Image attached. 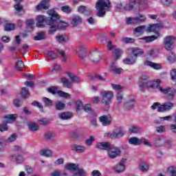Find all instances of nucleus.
Returning a JSON list of instances; mask_svg holds the SVG:
<instances>
[{
  "instance_id": "nucleus-16",
  "label": "nucleus",
  "mask_w": 176,
  "mask_h": 176,
  "mask_svg": "<svg viewBox=\"0 0 176 176\" xmlns=\"http://www.w3.org/2000/svg\"><path fill=\"white\" fill-rule=\"evenodd\" d=\"M111 145L112 144L108 142H98L96 144V148H97V149H100V151H107L108 152Z\"/></svg>"
},
{
  "instance_id": "nucleus-57",
  "label": "nucleus",
  "mask_w": 176,
  "mask_h": 176,
  "mask_svg": "<svg viewBox=\"0 0 176 176\" xmlns=\"http://www.w3.org/2000/svg\"><path fill=\"white\" fill-rule=\"evenodd\" d=\"M32 105H33L34 107H37V108L40 109L41 112H43V106H42V104H41L39 102H36L34 100L32 103Z\"/></svg>"
},
{
  "instance_id": "nucleus-58",
  "label": "nucleus",
  "mask_w": 176,
  "mask_h": 176,
  "mask_svg": "<svg viewBox=\"0 0 176 176\" xmlns=\"http://www.w3.org/2000/svg\"><path fill=\"white\" fill-rule=\"evenodd\" d=\"M76 111L77 112L78 111H80V109H83V102H82V101L80 100H78L76 102Z\"/></svg>"
},
{
  "instance_id": "nucleus-40",
  "label": "nucleus",
  "mask_w": 176,
  "mask_h": 176,
  "mask_svg": "<svg viewBox=\"0 0 176 176\" xmlns=\"http://www.w3.org/2000/svg\"><path fill=\"white\" fill-rule=\"evenodd\" d=\"M113 54L115 60H119L122 56V50L119 48L115 49L113 52Z\"/></svg>"
},
{
  "instance_id": "nucleus-25",
  "label": "nucleus",
  "mask_w": 176,
  "mask_h": 176,
  "mask_svg": "<svg viewBox=\"0 0 176 176\" xmlns=\"http://www.w3.org/2000/svg\"><path fill=\"white\" fill-rule=\"evenodd\" d=\"M144 65L147 67H151V68H153V69H162V65L159 63H155L152 61L146 60L144 63Z\"/></svg>"
},
{
  "instance_id": "nucleus-18",
  "label": "nucleus",
  "mask_w": 176,
  "mask_h": 176,
  "mask_svg": "<svg viewBox=\"0 0 176 176\" xmlns=\"http://www.w3.org/2000/svg\"><path fill=\"white\" fill-rule=\"evenodd\" d=\"M70 21L72 27H78L79 24H82V19L78 15H73L70 18Z\"/></svg>"
},
{
  "instance_id": "nucleus-48",
  "label": "nucleus",
  "mask_w": 176,
  "mask_h": 176,
  "mask_svg": "<svg viewBox=\"0 0 176 176\" xmlns=\"http://www.w3.org/2000/svg\"><path fill=\"white\" fill-rule=\"evenodd\" d=\"M118 104H122L123 101V94L122 92H118L116 95Z\"/></svg>"
},
{
  "instance_id": "nucleus-47",
  "label": "nucleus",
  "mask_w": 176,
  "mask_h": 176,
  "mask_svg": "<svg viewBox=\"0 0 176 176\" xmlns=\"http://www.w3.org/2000/svg\"><path fill=\"white\" fill-rule=\"evenodd\" d=\"M65 108V104L63 103L61 101H57L56 103V109L57 111H61Z\"/></svg>"
},
{
  "instance_id": "nucleus-53",
  "label": "nucleus",
  "mask_w": 176,
  "mask_h": 176,
  "mask_svg": "<svg viewBox=\"0 0 176 176\" xmlns=\"http://www.w3.org/2000/svg\"><path fill=\"white\" fill-rule=\"evenodd\" d=\"M5 118L8 120H11V122H14L17 119V114H9L5 116Z\"/></svg>"
},
{
  "instance_id": "nucleus-28",
  "label": "nucleus",
  "mask_w": 176,
  "mask_h": 176,
  "mask_svg": "<svg viewBox=\"0 0 176 176\" xmlns=\"http://www.w3.org/2000/svg\"><path fill=\"white\" fill-rule=\"evenodd\" d=\"M165 142H166V139H164V138L158 137L154 141V146H155L156 148H159L160 146H163Z\"/></svg>"
},
{
  "instance_id": "nucleus-26",
  "label": "nucleus",
  "mask_w": 176,
  "mask_h": 176,
  "mask_svg": "<svg viewBox=\"0 0 176 176\" xmlns=\"http://www.w3.org/2000/svg\"><path fill=\"white\" fill-rule=\"evenodd\" d=\"M136 61V57L131 55L128 56L125 59L123 60L124 64H126V65H133V64H135Z\"/></svg>"
},
{
  "instance_id": "nucleus-54",
  "label": "nucleus",
  "mask_w": 176,
  "mask_h": 176,
  "mask_svg": "<svg viewBox=\"0 0 176 176\" xmlns=\"http://www.w3.org/2000/svg\"><path fill=\"white\" fill-rule=\"evenodd\" d=\"M41 155H42V156H45L46 157H50V156H52V151L42 150L41 151Z\"/></svg>"
},
{
  "instance_id": "nucleus-41",
  "label": "nucleus",
  "mask_w": 176,
  "mask_h": 176,
  "mask_svg": "<svg viewBox=\"0 0 176 176\" xmlns=\"http://www.w3.org/2000/svg\"><path fill=\"white\" fill-rule=\"evenodd\" d=\"M28 126L31 131H38L39 126L35 122H30Z\"/></svg>"
},
{
  "instance_id": "nucleus-11",
  "label": "nucleus",
  "mask_w": 176,
  "mask_h": 176,
  "mask_svg": "<svg viewBox=\"0 0 176 176\" xmlns=\"http://www.w3.org/2000/svg\"><path fill=\"white\" fill-rule=\"evenodd\" d=\"M23 0H14L15 4L14 6V8L16 10L15 14L16 16H23V14L24 13L23 5H21V2H23Z\"/></svg>"
},
{
  "instance_id": "nucleus-17",
  "label": "nucleus",
  "mask_w": 176,
  "mask_h": 176,
  "mask_svg": "<svg viewBox=\"0 0 176 176\" xmlns=\"http://www.w3.org/2000/svg\"><path fill=\"white\" fill-rule=\"evenodd\" d=\"M144 141V138H142L141 139L135 137L130 138L128 140V144L130 145H134L135 146H138L139 145H141Z\"/></svg>"
},
{
  "instance_id": "nucleus-30",
  "label": "nucleus",
  "mask_w": 176,
  "mask_h": 176,
  "mask_svg": "<svg viewBox=\"0 0 176 176\" xmlns=\"http://www.w3.org/2000/svg\"><path fill=\"white\" fill-rule=\"evenodd\" d=\"M159 38L158 33L155 36H144L142 39L143 41H145L146 43H149L151 42H153V41H156V38Z\"/></svg>"
},
{
  "instance_id": "nucleus-10",
  "label": "nucleus",
  "mask_w": 176,
  "mask_h": 176,
  "mask_svg": "<svg viewBox=\"0 0 176 176\" xmlns=\"http://www.w3.org/2000/svg\"><path fill=\"white\" fill-rule=\"evenodd\" d=\"M160 28H163V23H155L153 25H150L147 28H146V32H154L157 35L159 34V31H160Z\"/></svg>"
},
{
  "instance_id": "nucleus-5",
  "label": "nucleus",
  "mask_w": 176,
  "mask_h": 176,
  "mask_svg": "<svg viewBox=\"0 0 176 176\" xmlns=\"http://www.w3.org/2000/svg\"><path fill=\"white\" fill-rule=\"evenodd\" d=\"M175 37L173 36H167L164 38V45L166 50H173L174 49V43H175Z\"/></svg>"
},
{
  "instance_id": "nucleus-15",
  "label": "nucleus",
  "mask_w": 176,
  "mask_h": 176,
  "mask_svg": "<svg viewBox=\"0 0 176 176\" xmlns=\"http://www.w3.org/2000/svg\"><path fill=\"white\" fill-rule=\"evenodd\" d=\"M127 161L126 159L122 158L121 161L114 167V170L116 173H123L126 169L124 163Z\"/></svg>"
},
{
  "instance_id": "nucleus-59",
  "label": "nucleus",
  "mask_w": 176,
  "mask_h": 176,
  "mask_svg": "<svg viewBox=\"0 0 176 176\" xmlns=\"http://www.w3.org/2000/svg\"><path fill=\"white\" fill-rule=\"evenodd\" d=\"M137 3H138L139 6H140V7L146 8L148 1L146 0H138Z\"/></svg>"
},
{
  "instance_id": "nucleus-45",
  "label": "nucleus",
  "mask_w": 176,
  "mask_h": 176,
  "mask_svg": "<svg viewBox=\"0 0 176 176\" xmlns=\"http://www.w3.org/2000/svg\"><path fill=\"white\" fill-rule=\"evenodd\" d=\"M34 41H42L43 39H46L45 37V32H40L37 33V35L34 38Z\"/></svg>"
},
{
  "instance_id": "nucleus-6",
  "label": "nucleus",
  "mask_w": 176,
  "mask_h": 176,
  "mask_svg": "<svg viewBox=\"0 0 176 176\" xmlns=\"http://www.w3.org/2000/svg\"><path fill=\"white\" fill-rule=\"evenodd\" d=\"M48 93H52V94H58L60 97H63L64 98H71V95L67 92L63 91H58L57 87H50L47 88Z\"/></svg>"
},
{
  "instance_id": "nucleus-3",
  "label": "nucleus",
  "mask_w": 176,
  "mask_h": 176,
  "mask_svg": "<svg viewBox=\"0 0 176 176\" xmlns=\"http://www.w3.org/2000/svg\"><path fill=\"white\" fill-rule=\"evenodd\" d=\"M101 102L106 105L104 111L109 109V105L112 104V100H113V92L112 91H100Z\"/></svg>"
},
{
  "instance_id": "nucleus-60",
  "label": "nucleus",
  "mask_w": 176,
  "mask_h": 176,
  "mask_svg": "<svg viewBox=\"0 0 176 176\" xmlns=\"http://www.w3.org/2000/svg\"><path fill=\"white\" fill-rule=\"evenodd\" d=\"M122 41L124 42V43H134V42H135V39L129 37L123 38Z\"/></svg>"
},
{
  "instance_id": "nucleus-50",
  "label": "nucleus",
  "mask_w": 176,
  "mask_h": 176,
  "mask_svg": "<svg viewBox=\"0 0 176 176\" xmlns=\"http://www.w3.org/2000/svg\"><path fill=\"white\" fill-rule=\"evenodd\" d=\"M5 31H13L14 30V24L6 23L4 26Z\"/></svg>"
},
{
  "instance_id": "nucleus-31",
  "label": "nucleus",
  "mask_w": 176,
  "mask_h": 176,
  "mask_svg": "<svg viewBox=\"0 0 176 176\" xmlns=\"http://www.w3.org/2000/svg\"><path fill=\"white\" fill-rule=\"evenodd\" d=\"M54 137H56V133L52 131H49L44 135L45 140H47V141H50L52 140H54Z\"/></svg>"
},
{
  "instance_id": "nucleus-56",
  "label": "nucleus",
  "mask_w": 176,
  "mask_h": 176,
  "mask_svg": "<svg viewBox=\"0 0 176 176\" xmlns=\"http://www.w3.org/2000/svg\"><path fill=\"white\" fill-rule=\"evenodd\" d=\"M168 173L170 174V176H176V168L175 166H170L168 168Z\"/></svg>"
},
{
  "instance_id": "nucleus-38",
  "label": "nucleus",
  "mask_w": 176,
  "mask_h": 176,
  "mask_svg": "<svg viewBox=\"0 0 176 176\" xmlns=\"http://www.w3.org/2000/svg\"><path fill=\"white\" fill-rule=\"evenodd\" d=\"M145 31H146V27L145 25H140L134 29V32L140 34V35Z\"/></svg>"
},
{
  "instance_id": "nucleus-9",
  "label": "nucleus",
  "mask_w": 176,
  "mask_h": 176,
  "mask_svg": "<svg viewBox=\"0 0 176 176\" xmlns=\"http://www.w3.org/2000/svg\"><path fill=\"white\" fill-rule=\"evenodd\" d=\"M47 14L51 16L50 18H47L45 20V24H52V21H57L60 19V16H58L54 10H50L47 11Z\"/></svg>"
},
{
  "instance_id": "nucleus-2",
  "label": "nucleus",
  "mask_w": 176,
  "mask_h": 176,
  "mask_svg": "<svg viewBox=\"0 0 176 176\" xmlns=\"http://www.w3.org/2000/svg\"><path fill=\"white\" fill-rule=\"evenodd\" d=\"M112 8V3L109 0H98L96 5V8L98 10V17H104L107 12H109Z\"/></svg>"
},
{
  "instance_id": "nucleus-29",
  "label": "nucleus",
  "mask_w": 176,
  "mask_h": 176,
  "mask_svg": "<svg viewBox=\"0 0 176 176\" xmlns=\"http://www.w3.org/2000/svg\"><path fill=\"white\" fill-rule=\"evenodd\" d=\"M100 120L101 123H102L103 126H108L111 124V119L107 116L100 117Z\"/></svg>"
},
{
  "instance_id": "nucleus-55",
  "label": "nucleus",
  "mask_w": 176,
  "mask_h": 176,
  "mask_svg": "<svg viewBox=\"0 0 176 176\" xmlns=\"http://www.w3.org/2000/svg\"><path fill=\"white\" fill-rule=\"evenodd\" d=\"M61 10L62 12H64V13H71V12H72V9L71 8V7L68 6H64L61 7Z\"/></svg>"
},
{
  "instance_id": "nucleus-34",
  "label": "nucleus",
  "mask_w": 176,
  "mask_h": 176,
  "mask_svg": "<svg viewBox=\"0 0 176 176\" xmlns=\"http://www.w3.org/2000/svg\"><path fill=\"white\" fill-rule=\"evenodd\" d=\"M56 39L57 42H59V43H64L65 42H68V37L64 35H58L56 36Z\"/></svg>"
},
{
  "instance_id": "nucleus-22",
  "label": "nucleus",
  "mask_w": 176,
  "mask_h": 176,
  "mask_svg": "<svg viewBox=\"0 0 176 176\" xmlns=\"http://www.w3.org/2000/svg\"><path fill=\"white\" fill-rule=\"evenodd\" d=\"M47 18L45 17V16L40 15L36 17V25L39 28H43L45 27L44 23H46V20Z\"/></svg>"
},
{
  "instance_id": "nucleus-33",
  "label": "nucleus",
  "mask_w": 176,
  "mask_h": 176,
  "mask_svg": "<svg viewBox=\"0 0 176 176\" xmlns=\"http://www.w3.org/2000/svg\"><path fill=\"white\" fill-rule=\"evenodd\" d=\"M167 60L170 64H174L176 61V56L173 52H169L168 54Z\"/></svg>"
},
{
  "instance_id": "nucleus-13",
  "label": "nucleus",
  "mask_w": 176,
  "mask_h": 176,
  "mask_svg": "<svg viewBox=\"0 0 176 176\" xmlns=\"http://www.w3.org/2000/svg\"><path fill=\"white\" fill-rule=\"evenodd\" d=\"M123 107L125 111H131V109H134V107H135V98H132L125 101Z\"/></svg>"
},
{
  "instance_id": "nucleus-8",
  "label": "nucleus",
  "mask_w": 176,
  "mask_h": 176,
  "mask_svg": "<svg viewBox=\"0 0 176 176\" xmlns=\"http://www.w3.org/2000/svg\"><path fill=\"white\" fill-rule=\"evenodd\" d=\"M126 134V130L123 129H120L117 132L107 133H106L107 137H109L111 140H116L119 138H122L123 135Z\"/></svg>"
},
{
  "instance_id": "nucleus-63",
  "label": "nucleus",
  "mask_w": 176,
  "mask_h": 176,
  "mask_svg": "<svg viewBox=\"0 0 176 176\" xmlns=\"http://www.w3.org/2000/svg\"><path fill=\"white\" fill-rule=\"evenodd\" d=\"M24 67V63H23V60H18V63L16 65V69L17 71H21V68Z\"/></svg>"
},
{
  "instance_id": "nucleus-24",
  "label": "nucleus",
  "mask_w": 176,
  "mask_h": 176,
  "mask_svg": "<svg viewBox=\"0 0 176 176\" xmlns=\"http://www.w3.org/2000/svg\"><path fill=\"white\" fill-rule=\"evenodd\" d=\"M74 113L71 112H62L58 114V118L62 120H68L73 118Z\"/></svg>"
},
{
  "instance_id": "nucleus-42",
  "label": "nucleus",
  "mask_w": 176,
  "mask_h": 176,
  "mask_svg": "<svg viewBox=\"0 0 176 176\" xmlns=\"http://www.w3.org/2000/svg\"><path fill=\"white\" fill-rule=\"evenodd\" d=\"M139 168L140 171H142V173H145L149 170V165H148V164L145 162H143L139 165Z\"/></svg>"
},
{
  "instance_id": "nucleus-7",
  "label": "nucleus",
  "mask_w": 176,
  "mask_h": 176,
  "mask_svg": "<svg viewBox=\"0 0 176 176\" xmlns=\"http://www.w3.org/2000/svg\"><path fill=\"white\" fill-rule=\"evenodd\" d=\"M174 107V103L171 102H166L164 103H162L160 106L157 108V112L164 113V112H168L169 111H171Z\"/></svg>"
},
{
  "instance_id": "nucleus-19",
  "label": "nucleus",
  "mask_w": 176,
  "mask_h": 176,
  "mask_svg": "<svg viewBox=\"0 0 176 176\" xmlns=\"http://www.w3.org/2000/svg\"><path fill=\"white\" fill-rule=\"evenodd\" d=\"M89 58L91 63H98L101 60V55L98 52H93L89 55Z\"/></svg>"
},
{
  "instance_id": "nucleus-44",
  "label": "nucleus",
  "mask_w": 176,
  "mask_h": 176,
  "mask_svg": "<svg viewBox=\"0 0 176 176\" xmlns=\"http://www.w3.org/2000/svg\"><path fill=\"white\" fill-rule=\"evenodd\" d=\"M111 71L114 74H118V75H120L123 69L122 68H118L116 66H115V64H113L111 65Z\"/></svg>"
},
{
  "instance_id": "nucleus-39",
  "label": "nucleus",
  "mask_w": 176,
  "mask_h": 176,
  "mask_svg": "<svg viewBox=\"0 0 176 176\" xmlns=\"http://www.w3.org/2000/svg\"><path fill=\"white\" fill-rule=\"evenodd\" d=\"M67 76H69L72 82H74V83H79V82H80V78L76 77V76L74 75L72 73H67Z\"/></svg>"
},
{
  "instance_id": "nucleus-51",
  "label": "nucleus",
  "mask_w": 176,
  "mask_h": 176,
  "mask_svg": "<svg viewBox=\"0 0 176 176\" xmlns=\"http://www.w3.org/2000/svg\"><path fill=\"white\" fill-rule=\"evenodd\" d=\"M43 101L46 107H52L53 105V101L47 98H43Z\"/></svg>"
},
{
  "instance_id": "nucleus-21",
  "label": "nucleus",
  "mask_w": 176,
  "mask_h": 176,
  "mask_svg": "<svg viewBox=\"0 0 176 176\" xmlns=\"http://www.w3.org/2000/svg\"><path fill=\"white\" fill-rule=\"evenodd\" d=\"M47 25H50L48 34L50 35H53L56 31H57L58 29V26L57 25V21H52L51 23H46Z\"/></svg>"
},
{
  "instance_id": "nucleus-4",
  "label": "nucleus",
  "mask_w": 176,
  "mask_h": 176,
  "mask_svg": "<svg viewBox=\"0 0 176 176\" xmlns=\"http://www.w3.org/2000/svg\"><path fill=\"white\" fill-rule=\"evenodd\" d=\"M122 155V149L113 144L110 146L109 151H107V156L109 159H116Z\"/></svg>"
},
{
  "instance_id": "nucleus-46",
  "label": "nucleus",
  "mask_w": 176,
  "mask_h": 176,
  "mask_svg": "<svg viewBox=\"0 0 176 176\" xmlns=\"http://www.w3.org/2000/svg\"><path fill=\"white\" fill-rule=\"evenodd\" d=\"M47 56H48V57H50L52 60H56L58 56L57 51H49L47 54Z\"/></svg>"
},
{
  "instance_id": "nucleus-12",
  "label": "nucleus",
  "mask_w": 176,
  "mask_h": 176,
  "mask_svg": "<svg viewBox=\"0 0 176 176\" xmlns=\"http://www.w3.org/2000/svg\"><path fill=\"white\" fill-rule=\"evenodd\" d=\"M76 54L81 60H85L86 58L87 54H86V46L81 45H79L76 50Z\"/></svg>"
},
{
  "instance_id": "nucleus-49",
  "label": "nucleus",
  "mask_w": 176,
  "mask_h": 176,
  "mask_svg": "<svg viewBox=\"0 0 176 176\" xmlns=\"http://www.w3.org/2000/svg\"><path fill=\"white\" fill-rule=\"evenodd\" d=\"M94 141H96V138H94V136H89V138L85 140V144L88 146H91Z\"/></svg>"
},
{
  "instance_id": "nucleus-35",
  "label": "nucleus",
  "mask_w": 176,
  "mask_h": 176,
  "mask_svg": "<svg viewBox=\"0 0 176 176\" xmlns=\"http://www.w3.org/2000/svg\"><path fill=\"white\" fill-rule=\"evenodd\" d=\"M21 96L23 98H28L30 97V91L25 87H23L21 90Z\"/></svg>"
},
{
  "instance_id": "nucleus-1",
  "label": "nucleus",
  "mask_w": 176,
  "mask_h": 176,
  "mask_svg": "<svg viewBox=\"0 0 176 176\" xmlns=\"http://www.w3.org/2000/svg\"><path fill=\"white\" fill-rule=\"evenodd\" d=\"M148 77L146 75H142L138 82L139 89L140 91H145V87H149L150 89H157L161 93L164 94H168V100H174L175 96L176 90L174 88L168 87L163 89L160 87V80H157L156 81H149L148 80Z\"/></svg>"
},
{
  "instance_id": "nucleus-62",
  "label": "nucleus",
  "mask_w": 176,
  "mask_h": 176,
  "mask_svg": "<svg viewBox=\"0 0 176 176\" xmlns=\"http://www.w3.org/2000/svg\"><path fill=\"white\" fill-rule=\"evenodd\" d=\"M16 139H17V135H16V134L14 133L7 139L6 142H14V141Z\"/></svg>"
},
{
  "instance_id": "nucleus-37",
  "label": "nucleus",
  "mask_w": 176,
  "mask_h": 176,
  "mask_svg": "<svg viewBox=\"0 0 176 176\" xmlns=\"http://www.w3.org/2000/svg\"><path fill=\"white\" fill-rule=\"evenodd\" d=\"M61 82H62L64 87H67V89L72 87V82L69 81L68 79H67L65 78H62Z\"/></svg>"
},
{
  "instance_id": "nucleus-32",
  "label": "nucleus",
  "mask_w": 176,
  "mask_h": 176,
  "mask_svg": "<svg viewBox=\"0 0 176 176\" xmlns=\"http://www.w3.org/2000/svg\"><path fill=\"white\" fill-rule=\"evenodd\" d=\"M78 13H82L85 14V16H89L90 14V10H87L86 6H81L78 9Z\"/></svg>"
},
{
  "instance_id": "nucleus-64",
  "label": "nucleus",
  "mask_w": 176,
  "mask_h": 176,
  "mask_svg": "<svg viewBox=\"0 0 176 176\" xmlns=\"http://www.w3.org/2000/svg\"><path fill=\"white\" fill-rule=\"evenodd\" d=\"M50 176H61V170L60 169L54 170L51 173Z\"/></svg>"
},
{
  "instance_id": "nucleus-27",
  "label": "nucleus",
  "mask_w": 176,
  "mask_h": 176,
  "mask_svg": "<svg viewBox=\"0 0 176 176\" xmlns=\"http://www.w3.org/2000/svg\"><path fill=\"white\" fill-rule=\"evenodd\" d=\"M42 9H44L45 10L49 9V0H43L36 6L37 10H42Z\"/></svg>"
},
{
  "instance_id": "nucleus-20",
  "label": "nucleus",
  "mask_w": 176,
  "mask_h": 176,
  "mask_svg": "<svg viewBox=\"0 0 176 176\" xmlns=\"http://www.w3.org/2000/svg\"><path fill=\"white\" fill-rule=\"evenodd\" d=\"M71 150L74 152H77V153H83L86 151V147L85 146L74 144L71 146Z\"/></svg>"
},
{
  "instance_id": "nucleus-23",
  "label": "nucleus",
  "mask_w": 176,
  "mask_h": 176,
  "mask_svg": "<svg viewBox=\"0 0 176 176\" xmlns=\"http://www.w3.org/2000/svg\"><path fill=\"white\" fill-rule=\"evenodd\" d=\"M135 3H137V1L131 0L129 1L123 8V10L126 12H130V10H133L134 9V6H135Z\"/></svg>"
},
{
  "instance_id": "nucleus-14",
  "label": "nucleus",
  "mask_w": 176,
  "mask_h": 176,
  "mask_svg": "<svg viewBox=\"0 0 176 176\" xmlns=\"http://www.w3.org/2000/svg\"><path fill=\"white\" fill-rule=\"evenodd\" d=\"M127 50L129 53H131L134 57H136V60L137 57H140V56H144V54H145L144 50L138 47L128 48Z\"/></svg>"
},
{
  "instance_id": "nucleus-52",
  "label": "nucleus",
  "mask_w": 176,
  "mask_h": 176,
  "mask_svg": "<svg viewBox=\"0 0 176 176\" xmlns=\"http://www.w3.org/2000/svg\"><path fill=\"white\" fill-rule=\"evenodd\" d=\"M129 133L137 134L140 133V127L136 126H133L129 128Z\"/></svg>"
},
{
  "instance_id": "nucleus-36",
  "label": "nucleus",
  "mask_w": 176,
  "mask_h": 176,
  "mask_svg": "<svg viewBox=\"0 0 176 176\" xmlns=\"http://www.w3.org/2000/svg\"><path fill=\"white\" fill-rule=\"evenodd\" d=\"M146 20V17L143 14H139V16L135 17V24H138L140 23H144Z\"/></svg>"
},
{
  "instance_id": "nucleus-61",
  "label": "nucleus",
  "mask_w": 176,
  "mask_h": 176,
  "mask_svg": "<svg viewBox=\"0 0 176 176\" xmlns=\"http://www.w3.org/2000/svg\"><path fill=\"white\" fill-rule=\"evenodd\" d=\"M9 130V127L8 126V124H0V131L3 133V131H8Z\"/></svg>"
},
{
  "instance_id": "nucleus-43",
  "label": "nucleus",
  "mask_w": 176,
  "mask_h": 176,
  "mask_svg": "<svg viewBox=\"0 0 176 176\" xmlns=\"http://www.w3.org/2000/svg\"><path fill=\"white\" fill-rule=\"evenodd\" d=\"M58 30H65L68 27V23L61 21L59 20L57 21V24Z\"/></svg>"
}]
</instances>
